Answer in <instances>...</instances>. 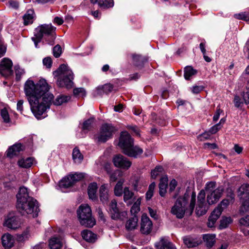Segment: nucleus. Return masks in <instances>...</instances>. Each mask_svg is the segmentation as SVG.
I'll return each instance as SVG.
<instances>
[{"instance_id": "nucleus-23", "label": "nucleus", "mask_w": 249, "mask_h": 249, "mask_svg": "<svg viewBox=\"0 0 249 249\" xmlns=\"http://www.w3.org/2000/svg\"><path fill=\"white\" fill-rule=\"evenodd\" d=\"M237 196L240 199L249 198V184H243L238 189Z\"/></svg>"}, {"instance_id": "nucleus-59", "label": "nucleus", "mask_w": 249, "mask_h": 249, "mask_svg": "<svg viewBox=\"0 0 249 249\" xmlns=\"http://www.w3.org/2000/svg\"><path fill=\"white\" fill-rule=\"evenodd\" d=\"M148 212L150 214V215L154 219H158V215L157 214V211L156 210H153L150 207L148 208Z\"/></svg>"}, {"instance_id": "nucleus-52", "label": "nucleus", "mask_w": 249, "mask_h": 249, "mask_svg": "<svg viewBox=\"0 0 249 249\" xmlns=\"http://www.w3.org/2000/svg\"><path fill=\"white\" fill-rule=\"evenodd\" d=\"M227 199H229L233 203L234 201L235 195L231 188H228L226 190Z\"/></svg>"}, {"instance_id": "nucleus-43", "label": "nucleus", "mask_w": 249, "mask_h": 249, "mask_svg": "<svg viewBox=\"0 0 249 249\" xmlns=\"http://www.w3.org/2000/svg\"><path fill=\"white\" fill-rule=\"evenodd\" d=\"M73 94L75 97H85L86 94L85 89L83 88H77L73 89Z\"/></svg>"}, {"instance_id": "nucleus-51", "label": "nucleus", "mask_w": 249, "mask_h": 249, "mask_svg": "<svg viewBox=\"0 0 249 249\" xmlns=\"http://www.w3.org/2000/svg\"><path fill=\"white\" fill-rule=\"evenodd\" d=\"M230 202L231 201L229 199H224L222 201H221L220 203L218 205L217 208H219L221 209L222 212L225 208L227 207Z\"/></svg>"}, {"instance_id": "nucleus-8", "label": "nucleus", "mask_w": 249, "mask_h": 249, "mask_svg": "<svg viewBox=\"0 0 249 249\" xmlns=\"http://www.w3.org/2000/svg\"><path fill=\"white\" fill-rule=\"evenodd\" d=\"M215 182L211 181L206 184L205 187V191L207 194V201L209 205L216 203L222 196L224 191L223 186H218L215 188Z\"/></svg>"}, {"instance_id": "nucleus-46", "label": "nucleus", "mask_w": 249, "mask_h": 249, "mask_svg": "<svg viewBox=\"0 0 249 249\" xmlns=\"http://www.w3.org/2000/svg\"><path fill=\"white\" fill-rule=\"evenodd\" d=\"M141 203V199L138 198L136 202L133 205L130 209L131 213L136 215L135 214L138 213L140 210V205Z\"/></svg>"}, {"instance_id": "nucleus-18", "label": "nucleus", "mask_w": 249, "mask_h": 249, "mask_svg": "<svg viewBox=\"0 0 249 249\" xmlns=\"http://www.w3.org/2000/svg\"><path fill=\"white\" fill-rule=\"evenodd\" d=\"M221 214V209L219 208H215L209 217L208 221L207 222L208 227L209 228L213 227L216 220L218 219Z\"/></svg>"}, {"instance_id": "nucleus-48", "label": "nucleus", "mask_w": 249, "mask_h": 249, "mask_svg": "<svg viewBox=\"0 0 249 249\" xmlns=\"http://www.w3.org/2000/svg\"><path fill=\"white\" fill-rule=\"evenodd\" d=\"M163 169L161 166H156L154 170L151 171V177L153 179H155L160 173H161Z\"/></svg>"}, {"instance_id": "nucleus-39", "label": "nucleus", "mask_w": 249, "mask_h": 249, "mask_svg": "<svg viewBox=\"0 0 249 249\" xmlns=\"http://www.w3.org/2000/svg\"><path fill=\"white\" fill-rule=\"evenodd\" d=\"M33 159L32 158H28L24 159H22L18 161V164L19 166L28 168L30 167L33 164Z\"/></svg>"}, {"instance_id": "nucleus-31", "label": "nucleus", "mask_w": 249, "mask_h": 249, "mask_svg": "<svg viewBox=\"0 0 249 249\" xmlns=\"http://www.w3.org/2000/svg\"><path fill=\"white\" fill-rule=\"evenodd\" d=\"M95 123V118L91 117L87 120L85 121L82 125V129L83 131H89L93 127V125Z\"/></svg>"}, {"instance_id": "nucleus-62", "label": "nucleus", "mask_w": 249, "mask_h": 249, "mask_svg": "<svg viewBox=\"0 0 249 249\" xmlns=\"http://www.w3.org/2000/svg\"><path fill=\"white\" fill-rule=\"evenodd\" d=\"M9 6L12 8H13L14 9H18L19 6V4L18 1H14V0H10L8 2Z\"/></svg>"}, {"instance_id": "nucleus-16", "label": "nucleus", "mask_w": 249, "mask_h": 249, "mask_svg": "<svg viewBox=\"0 0 249 249\" xmlns=\"http://www.w3.org/2000/svg\"><path fill=\"white\" fill-rule=\"evenodd\" d=\"M131 56L133 64L135 67L139 68L143 67L144 63L147 61V58L146 56L140 54L133 53Z\"/></svg>"}, {"instance_id": "nucleus-6", "label": "nucleus", "mask_w": 249, "mask_h": 249, "mask_svg": "<svg viewBox=\"0 0 249 249\" xmlns=\"http://www.w3.org/2000/svg\"><path fill=\"white\" fill-rule=\"evenodd\" d=\"M53 74L56 76H59L57 85L59 87L70 89L72 87L73 73L68 66L65 64L60 65L57 70L53 71Z\"/></svg>"}, {"instance_id": "nucleus-32", "label": "nucleus", "mask_w": 249, "mask_h": 249, "mask_svg": "<svg viewBox=\"0 0 249 249\" xmlns=\"http://www.w3.org/2000/svg\"><path fill=\"white\" fill-rule=\"evenodd\" d=\"M203 240L205 245L208 248H212L215 243V236L212 234H205L203 235Z\"/></svg>"}, {"instance_id": "nucleus-55", "label": "nucleus", "mask_w": 249, "mask_h": 249, "mask_svg": "<svg viewBox=\"0 0 249 249\" xmlns=\"http://www.w3.org/2000/svg\"><path fill=\"white\" fill-rule=\"evenodd\" d=\"M43 63L47 68H50L52 65V60L51 57H47L43 59Z\"/></svg>"}, {"instance_id": "nucleus-19", "label": "nucleus", "mask_w": 249, "mask_h": 249, "mask_svg": "<svg viewBox=\"0 0 249 249\" xmlns=\"http://www.w3.org/2000/svg\"><path fill=\"white\" fill-rule=\"evenodd\" d=\"M183 241L184 244L188 248H194L197 246L199 244V241L196 237L190 235L185 236L183 237Z\"/></svg>"}, {"instance_id": "nucleus-20", "label": "nucleus", "mask_w": 249, "mask_h": 249, "mask_svg": "<svg viewBox=\"0 0 249 249\" xmlns=\"http://www.w3.org/2000/svg\"><path fill=\"white\" fill-rule=\"evenodd\" d=\"M23 150L22 145L20 143H16L10 146L6 151L7 157L12 158L14 156L18 155L19 153Z\"/></svg>"}, {"instance_id": "nucleus-27", "label": "nucleus", "mask_w": 249, "mask_h": 249, "mask_svg": "<svg viewBox=\"0 0 249 249\" xmlns=\"http://www.w3.org/2000/svg\"><path fill=\"white\" fill-rule=\"evenodd\" d=\"M100 199L104 204H107L109 199V194L105 184L101 185L99 189Z\"/></svg>"}, {"instance_id": "nucleus-2", "label": "nucleus", "mask_w": 249, "mask_h": 249, "mask_svg": "<svg viewBox=\"0 0 249 249\" xmlns=\"http://www.w3.org/2000/svg\"><path fill=\"white\" fill-rule=\"evenodd\" d=\"M17 198V208L22 215L31 214L33 217L38 216L39 211L38 202L33 197L29 196L26 188H20Z\"/></svg>"}, {"instance_id": "nucleus-61", "label": "nucleus", "mask_w": 249, "mask_h": 249, "mask_svg": "<svg viewBox=\"0 0 249 249\" xmlns=\"http://www.w3.org/2000/svg\"><path fill=\"white\" fill-rule=\"evenodd\" d=\"M177 185V181L174 179H172L171 181L170 184H169V191L170 192L173 191L175 190Z\"/></svg>"}, {"instance_id": "nucleus-24", "label": "nucleus", "mask_w": 249, "mask_h": 249, "mask_svg": "<svg viewBox=\"0 0 249 249\" xmlns=\"http://www.w3.org/2000/svg\"><path fill=\"white\" fill-rule=\"evenodd\" d=\"M113 88V85L110 84H107L102 86H99L96 88V92L95 93L94 96H101L103 93L107 94L112 91Z\"/></svg>"}, {"instance_id": "nucleus-56", "label": "nucleus", "mask_w": 249, "mask_h": 249, "mask_svg": "<svg viewBox=\"0 0 249 249\" xmlns=\"http://www.w3.org/2000/svg\"><path fill=\"white\" fill-rule=\"evenodd\" d=\"M209 133V132H205L203 134L198 135L197 139H199L200 141H204L210 138V135Z\"/></svg>"}, {"instance_id": "nucleus-64", "label": "nucleus", "mask_w": 249, "mask_h": 249, "mask_svg": "<svg viewBox=\"0 0 249 249\" xmlns=\"http://www.w3.org/2000/svg\"><path fill=\"white\" fill-rule=\"evenodd\" d=\"M203 87L196 86L193 87L192 92L194 93L197 94L203 89Z\"/></svg>"}, {"instance_id": "nucleus-58", "label": "nucleus", "mask_w": 249, "mask_h": 249, "mask_svg": "<svg viewBox=\"0 0 249 249\" xmlns=\"http://www.w3.org/2000/svg\"><path fill=\"white\" fill-rule=\"evenodd\" d=\"M220 128L221 126H220V124H217L210 129L209 132L212 134H215L218 131V130L220 129Z\"/></svg>"}, {"instance_id": "nucleus-42", "label": "nucleus", "mask_w": 249, "mask_h": 249, "mask_svg": "<svg viewBox=\"0 0 249 249\" xmlns=\"http://www.w3.org/2000/svg\"><path fill=\"white\" fill-rule=\"evenodd\" d=\"M234 17L238 19H241L248 21L249 20V11H246L242 12L239 14H234Z\"/></svg>"}, {"instance_id": "nucleus-34", "label": "nucleus", "mask_w": 249, "mask_h": 249, "mask_svg": "<svg viewBox=\"0 0 249 249\" xmlns=\"http://www.w3.org/2000/svg\"><path fill=\"white\" fill-rule=\"evenodd\" d=\"M241 201V205L239 209L240 213H244L249 212V198L240 199Z\"/></svg>"}, {"instance_id": "nucleus-37", "label": "nucleus", "mask_w": 249, "mask_h": 249, "mask_svg": "<svg viewBox=\"0 0 249 249\" xmlns=\"http://www.w3.org/2000/svg\"><path fill=\"white\" fill-rule=\"evenodd\" d=\"M72 159L75 162L80 163L83 159V156L77 147L73 149Z\"/></svg>"}, {"instance_id": "nucleus-4", "label": "nucleus", "mask_w": 249, "mask_h": 249, "mask_svg": "<svg viewBox=\"0 0 249 249\" xmlns=\"http://www.w3.org/2000/svg\"><path fill=\"white\" fill-rule=\"evenodd\" d=\"M56 28L51 24H44L38 26L35 30L34 36L32 37L36 48H38L39 43L43 36L48 43L53 45L56 37Z\"/></svg>"}, {"instance_id": "nucleus-30", "label": "nucleus", "mask_w": 249, "mask_h": 249, "mask_svg": "<svg viewBox=\"0 0 249 249\" xmlns=\"http://www.w3.org/2000/svg\"><path fill=\"white\" fill-rule=\"evenodd\" d=\"M124 182V179L123 178H121L117 181L114 188V193L116 196H122L124 191L123 185Z\"/></svg>"}, {"instance_id": "nucleus-10", "label": "nucleus", "mask_w": 249, "mask_h": 249, "mask_svg": "<svg viewBox=\"0 0 249 249\" xmlns=\"http://www.w3.org/2000/svg\"><path fill=\"white\" fill-rule=\"evenodd\" d=\"M206 193L205 191L201 190L198 194L196 207V212L198 215H203L207 211L208 206L205 200Z\"/></svg>"}, {"instance_id": "nucleus-45", "label": "nucleus", "mask_w": 249, "mask_h": 249, "mask_svg": "<svg viewBox=\"0 0 249 249\" xmlns=\"http://www.w3.org/2000/svg\"><path fill=\"white\" fill-rule=\"evenodd\" d=\"M156 186V184L154 182L150 184L148 188V190L146 193V198L147 200H150L153 196V192Z\"/></svg>"}, {"instance_id": "nucleus-26", "label": "nucleus", "mask_w": 249, "mask_h": 249, "mask_svg": "<svg viewBox=\"0 0 249 249\" xmlns=\"http://www.w3.org/2000/svg\"><path fill=\"white\" fill-rule=\"evenodd\" d=\"M168 179L167 176L162 177L159 185V194L161 196H164L166 193Z\"/></svg>"}, {"instance_id": "nucleus-7", "label": "nucleus", "mask_w": 249, "mask_h": 249, "mask_svg": "<svg viewBox=\"0 0 249 249\" xmlns=\"http://www.w3.org/2000/svg\"><path fill=\"white\" fill-rule=\"evenodd\" d=\"M76 212L81 225L91 228L95 225L96 221L92 215L91 208L88 204L81 205Z\"/></svg>"}, {"instance_id": "nucleus-38", "label": "nucleus", "mask_w": 249, "mask_h": 249, "mask_svg": "<svg viewBox=\"0 0 249 249\" xmlns=\"http://www.w3.org/2000/svg\"><path fill=\"white\" fill-rule=\"evenodd\" d=\"M196 71L191 66H186L184 68V78L186 80H189L190 78L196 73Z\"/></svg>"}, {"instance_id": "nucleus-25", "label": "nucleus", "mask_w": 249, "mask_h": 249, "mask_svg": "<svg viewBox=\"0 0 249 249\" xmlns=\"http://www.w3.org/2000/svg\"><path fill=\"white\" fill-rule=\"evenodd\" d=\"M90 2L93 4H98L100 8L107 9L113 7L114 2L113 0H90Z\"/></svg>"}, {"instance_id": "nucleus-28", "label": "nucleus", "mask_w": 249, "mask_h": 249, "mask_svg": "<svg viewBox=\"0 0 249 249\" xmlns=\"http://www.w3.org/2000/svg\"><path fill=\"white\" fill-rule=\"evenodd\" d=\"M138 217L136 215L130 218L126 222L125 228L127 231H132L136 229L138 226Z\"/></svg>"}, {"instance_id": "nucleus-12", "label": "nucleus", "mask_w": 249, "mask_h": 249, "mask_svg": "<svg viewBox=\"0 0 249 249\" xmlns=\"http://www.w3.org/2000/svg\"><path fill=\"white\" fill-rule=\"evenodd\" d=\"M112 161L115 167L124 169H128L131 165V162L121 154L114 155Z\"/></svg>"}, {"instance_id": "nucleus-57", "label": "nucleus", "mask_w": 249, "mask_h": 249, "mask_svg": "<svg viewBox=\"0 0 249 249\" xmlns=\"http://www.w3.org/2000/svg\"><path fill=\"white\" fill-rule=\"evenodd\" d=\"M240 223L241 225L245 226H249V215L243 217L240 219Z\"/></svg>"}, {"instance_id": "nucleus-15", "label": "nucleus", "mask_w": 249, "mask_h": 249, "mask_svg": "<svg viewBox=\"0 0 249 249\" xmlns=\"http://www.w3.org/2000/svg\"><path fill=\"white\" fill-rule=\"evenodd\" d=\"M109 211L111 214V217L114 220L120 218L121 213L117 207V203L115 199H112L109 205Z\"/></svg>"}, {"instance_id": "nucleus-53", "label": "nucleus", "mask_w": 249, "mask_h": 249, "mask_svg": "<svg viewBox=\"0 0 249 249\" xmlns=\"http://www.w3.org/2000/svg\"><path fill=\"white\" fill-rule=\"evenodd\" d=\"M233 102L234 105L236 107H241L243 105V101H242L240 97L238 95H236L234 96Z\"/></svg>"}, {"instance_id": "nucleus-33", "label": "nucleus", "mask_w": 249, "mask_h": 249, "mask_svg": "<svg viewBox=\"0 0 249 249\" xmlns=\"http://www.w3.org/2000/svg\"><path fill=\"white\" fill-rule=\"evenodd\" d=\"M49 246L51 249H60L62 245L59 238L53 237L50 239Z\"/></svg>"}, {"instance_id": "nucleus-60", "label": "nucleus", "mask_w": 249, "mask_h": 249, "mask_svg": "<svg viewBox=\"0 0 249 249\" xmlns=\"http://www.w3.org/2000/svg\"><path fill=\"white\" fill-rule=\"evenodd\" d=\"M97 212L99 219L104 222H106V218L101 208H98Z\"/></svg>"}, {"instance_id": "nucleus-5", "label": "nucleus", "mask_w": 249, "mask_h": 249, "mask_svg": "<svg viewBox=\"0 0 249 249\" xmlns=\"http://www.w3.org/2000/svg\"><path fill=\"white\" fill-rule=\"evenodd\" d=\"M133 139L126 132H123L120 137L118 145L125 155L130 157L138 158L142 152V149L138 146H134Z\"/></svg>"}, {"instance_id": "nucleus-49", "label": "nucleus", "mask_w": 249, "mask_h": 249, "mask_svg": "<svg viewBox=\"0 0 249 249\" xmlns=\"http://www.w3.org/2000/svg\"><path fill=\"white\" fill-rule=\"evenodd\" d=\"M1 116L5 123H9L10 122V118L7 110L4 108L1 110Z\"/></svg>"}, {"instance_id": "nucleus-21", "label": "nucleus", "mask_w": 249, "mask_h": 249, "mask_svg": "<svg viewBox=\"0 0 249 249\" xmlns=\"http://www.w3.org/2000/svg\"><path fill=\"white\" fill-rule=\"evenodd\" d=\"M81 235L83 238L89 243H93L97 239V235L89 230L83 231Z\"/></svg>"}, {"instance_id": "nucleus-47", "label": "nucleus", "mask_w": 249, "mask_h": 249, "mask_svg": "<svg viewBox=\"0 0 249 249\" xmlns=\"http://www.w3.org/2000/svg\"><path fill=\"white\" fill-rule=\"evenodd\" d=\"M71 178H72L73 184L76 182L80 181L85 177V174L84 173H75L73 175H71Z\"/></svg>"}, {"instance_id": "nucleus-44", "label": "nucleus", "mask_w": 249, "mask_h": 249, "mask_svg": "<svg viewBox=\"0 0 249 249\" xmlns=\"http://www.w3.org/2000/svg\"><path fill=\"white\" fill-rule=\"evenodd\" d=\"M231 222L232 220L231 217H223L222 219L220 220L219 228L222 229L227 228Z\"/></svg>"}, {"instance_id": "nucleus-54", "label": "nucleus", "mask_w": 249, "mask_h": 249, "mask_svg": "<svg viewBox=\"0 0 249 249\" xmlns=\"http://www.w3.org/2000/svg\"><path fill=\"white\" fill-rule=\"evenodd\" d=\"M247 91L244 93L243 95V97L245 102V103L247 105L249 104V81L248 82L247 85Z\"/></svg>"}, {"instance_id": "nucleus-3", "label": "nucleus", "mask_w": 249, "mask_h": 249, "mask_svg": "<svg viewBox=\"0 0 249 249\" xmlns=\"http://www.w3.org/2000/svg\"><path fill=\"white\" fill-rule=\"evenodd\" d=\"M196 205V193L193 192L190 198V191H186L183 196L179 197L172 207L171 213L179 219L182 218L186 213L191 215Z\"/></svg>"}, {"instance_id": "nucleus-35", "label": "nucleus", "mask_w": 249, "mask_h": 249, "mask_svg": "<svg viewBox=\"0 0 249 249\" xmlns=\"http://www.w3.org/2000/svg\"><path fill=\"white\" fill-rule=\"evenodd\" d=\"M34 12L33 10H29L27 11L26 13L23 17L24 19V24L27 25L29 24L32 23L33 22V19L34 18L33 15Z\"/></svg>"}, {"instance_id": "nucleus-14", "label": "nucleus", "mask_w": 249, "mask_h": 249, "mask_svg": "<svg viewBox=\"0 0 249 249\" xmlns=\"http://www.w3.org/2000/svg\"><path fill=\"white\" fill-rule=\"evenodd\" d=\"M12 62L11 60L3 58L0 63V74L4 77H7L12 74Z\"/></svg>"}, {"instance_id": "nucleus-40", "label": "nucleus", "mask_w": 249, "mask_h": 249, "mask_svg": "<svg viewBox=\"0 0 249 249\" xmlns=\"http://www.w3.org/2000/svg\"><path fill=\"white\" fill-rule=\"evenodd\" d=\"M107 173L109 174V182L110 183L115 182L118 179H120L122 176V173L119 170H116L112 173H109L108 171Z\"/></svg>"}, {"instance_id": "nucleus-41", "label": "nucleus", "mask_w": 249, "mask_h": 249, "mask_svg": "<svg viewBox=\"0 0 249 249\" xmlns=\"http://www.w3.org/2000/svg\"><path fill=\"white\" fill-rule=\"evenodd\" d=\"M123 194H124V201L125 202L131 199L134 196V193L130 191L128 187L124 188Z\"/></svg>"}, {"instance_id": "nucleus-11", "label": "nucleus", "mask_w": 249, "mask_h": 249, "mask_svg": "<svg viewBox=\"0 0 249 249\" xmlns=\"http://www.w3.org/2000/svg\"><path fill=\"white\" fill-rule=\"evenodd\" d=\"M140 225V232L142 234L148 235L151 233L153 223L146 213L142 214Z\"/></svg>"}, {"instance_id": "nucleus-13", "label": "nucleus", "mask_w": 249, "mask_h": 249, "mask_svg": "<svg viewBox=\"0 0 249 249\" xmlns=\"http://www.w3.org/2000/svg\"><path fill=\"white\" fill-rule=\"evenodd\" d=\"M21 224L20 219L18 216L10 213L5 219L4 225L11 230H15L20 228Z\"/></svg>"}, {"instance_id": "nucleus-9", "label": "nucleus", "mask_w": 249, "mask_h": 249, "mask_svg": "<svg viewBox=\"0 0 249 249\" xmlns=\"http://www.w3.org/2000/svg\"><path fill=\"white\" fill-rule=\"evenodd\" d=\"M117 129L114 126L110 124H104L102 125L99 134L96 136V139L98 143H104L110 139L113 133Z\"/></svg>"}, {"instance_id": "nucleus-36", "label": "nucleus", "mask_w": 249, "mask_h": 249, "mask_svg": "<svg viewBox=\"0 0 249 249\" xmlns=\"http://www.w3.org/2000/svg\"><path fill=\"white\" fill-rule=\"evenodd\" d=\"M73 181L71 178V175H69L63 178L60 182V186L63 188H68L73 185Z\"/></svg>"}, {"instance_id": "nucleus-1", "label": "nucleus", "mask_w": 249, "mask_h": 249, "mask_svg": "<svg viewBox=\"0 0 249 249\" xmlns=\"http://www.w3.org/2000/svg\"><path fill=\"white\" fill-rule=\"evenodd\" d=\"M49 89L50 86L45 79L40 80L36 84L30 80L25 83L24 91L31 110L38 119L50 107L52 102L54 105L60 106L71 99L70 96L60 95L53 101L54 96L49 92Z\"/></svg>"}, {"instance_id": "nucleus-63", "label": "nucleus", "mask_w": 249, "mask_h": 249, "mask_svg": "<svg viewBox=\"0 0 249 249\" xmlns=\"http://www.w3.org/2000/svg\"><path fill=\"white\" fill-rule=\"evenodd\" d=\"M222 112V110L220 108H217L216 112L215 113V114L213 117V121L216 122L218 120V119L219 118L220 114Z\"/></svg>"}, {"instance_id": "nucleus-29", "label": "nucleus", "mask_w": 249, "mask_h": 249, "mask_svg": "<svg viewBox=\"0 0 249 249\" xmlns=\"http://www.w3.org/2000/svg\"><path fill=\"white\" fill-rule=\"evenodd\" d=\"M98 187L96 182H93L89 184L88 189V193L89 198L93 200L97 199L96 192Z\"/></svg>"}, {"instance_id": "nucleus-22", "label": "nucleus", "mask_w": 249, "mask_h": 249, "mask_svg": "<svg viewBox=\"0 0 249 249\" xmlns=\"http://www.w3.org/2000/svg\"><path fill=\"white\" fill-rule=\"evenodd\" d=\"M156 247L157 249H176L175 247L171 242L164 238H161L160 241L156 244Z\"/></svg>"}, {"instance_id": "nucleus-50", "label": "nucleus", "mask_w": 249, "mask_h": 249, "mask_svg": "<svg viewBox=\"0 0 249 249\" xmlns=\"http://www.w3.org/2000/svg\"><path fill=\"white\" fill-rule=\"evenodd\" d=\"M62 53V49L61 46L57 44L53 48V54L55 57H59Z\"/></svg>"}, {"instance_id": "nucleus-17", "label": "nucleus", "mask_w": 249, "mask_h": 249, "mask_svg": "<svg viewBox=\"0 0 249 249\" xmlns=\"http://www.w3.org/2000/svg\"><path fill=\"white\" fill-rule=\"evenodd\" d=\"M15 242L13 236L8 233L4 234L1 237V243L5 249H10L14 246Z\"/></svg>"}]
</instances>
